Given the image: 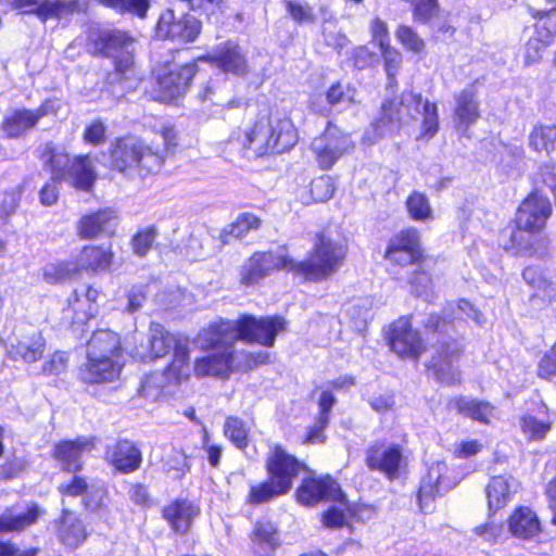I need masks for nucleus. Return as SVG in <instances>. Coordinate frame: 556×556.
I'll use <instances>...</instances> for the list:
<instances>
[{
  "mask_svg": "<svg viewBox=\"0 0 556 556\" xmlns=\"http://www.w3.org/2000/svg\"><path fill=\"white\" fill-rule=\"evenodd\" d=\"M161 138L163 147L154 141L148 144L135 136L116 138L109 148L108 167L130 180L157 172L168 148L176 144V132L165 128Z\"/></svg>",
  "mask_w": 556,
  "mask_h": 556,
  "instance_id": "obj_1",
  "label": "nucleus"
},
{
  "mask_svg": "<svg viewBox=\"0 0 556 556\" xmlns=\"http://www.w3.org/2000/svg\"><path fill=\"white\" fill-rule=\"evenodd\" d=\"M422 117L419 139L429 140L439 130V114L435 103L424 99L421 93L404 91L399 102L389 101L382 105V116L364 136V142L374 144L378 140L395 135L402 125Z\"/></svg>",
  "mask_w": 556,
  "mask_h": 556,
  "instance_id": "obj_2",
  "label": "nucleus"
},
{
  "mask_svg": "<svg viewBox=\"0 0 556 556\" xmlns=\"http://www.w3.org/2000/svg\"><path fill=\"white\" fill-rule=\"evenodd\" d=\"M286 320L282 317L243 316L239 320H226L213 324L203 329L198 337L202 349H208L216 343H235L238 340L256 342L264 346H273L276 336L283 331Z\"/></svg>",
  "mask_w": 556,
  "mask_h": 556,
  "instance_id": "obj_3",
  "label": "nucleus"
},
{
  "mask_svg": "<svg viewBox=\"0 0 556 556\" xmlns=\"http://www.w3.org/2000/svg\"><path fill=\"white\" fill-rule=\"evenodd\" d=\"M298 141L292 121L278 112L262 114L240 139L250 156L261 157L271 153L289 151Z\"/></svg>",
  "mask_w": 556,
  "mask_h": 556,
  "instance_id": "obj_4",
  "label": "nucleus"
},
{
  "mask_svg": "<svg viewBox=\"0 0 556 556\" xmlns=\"http://www.w3.org/2000/svg\"><path fill=\"white\" fill-rule=\"evenodd\" d=\"M348 244L333 229L317 235L306 261L295 262V273L312 281H321L334 275L344 264Z\"/></svg>",
  "mask_w": 556,
  "mask_h": 556,
  "instance_id": "obj_5",
  "label": "nucleus"
},
{
  "mask_svg": "<svg viewBox=\"0 0 556 556\" xmlns=\"http://www.w3.org/2000/svg\"><path fill=\"white\" fill-rule=\"evenodd\" d=\"M232 344L216 343L210 346L208 349H213L215 352L194 362V375L197 377H225L232 370H251L269 363L270 354L268 352H236Z\"/></svg>",
  "mask_w": 556,
  "mask_h": 556,
  "instance_id": "obj_6",
  "label": "nucleus"
},
{
  "mask_svg": "<svg viewBox=\"0 0 556 556\" xmlns=\"http://www.w3.org/2000/svg\"><path fill=\"white\" fill-rule=\"evenodd\" d=\"M295 261L292 260L285 248L276 251L256 252L241 267L240 282L244 286H252L273 271L286 269L295 273Z\"/></svg>",
  "mask_w": 556,
  "mask_h": 556,
  "instance_id": "obj_7",
  "label": "nucleus"
},
{
  "mask_svg": "<svg viewBox=\"0 0 556 556\" xmlns=\"http://www.w3.org/2000/svg\"><path fill=\"white\" fill-rule=\"evenodd\" d=\"M195 72V64L159 68L155 74V100L169 102L185 94Z\"/></svg>",
  "mask_w": 556,
  "mask_h": 556,
  "instance_id": "obj_8",
  "label": "nucleus"
},
{
  "mask_svg": "<svg viewBox=\"0 0 556 556\" xmlns=\"http://www.w3.org/2000/svg\"><path fill=\"white\" fill-rule=\"evenodd\" d=\"M215 65L220 72L235 77L250 74V65L242 47L236 41H225L213 48L206 55L199 58Z\"/></svg>",
  "mask_w": 556,
  "mask_h": 556,
  "instance_id": "obj_9",
  "label": "nucleus"
},
{
  "mask_svg": "<svg viewBox=\"0 0 556 556\" xmlns=\"http://www.w3.org/2000/svg\"><path fill=\"white\" fill-rule=\"evenodd\" d=\"M384 258L400 267L420 264L424 261V251L420 247L419 232L415 228L400 231L390 240Z\"/></svg>",
  "mask_w": 556,
  "mask_h": 556,
  "instance_id": "obj_10",
  "label": "nucleus"
},
{
  "mask_svg": "<svg viewBox=\"0 0 556 556\" xmlns=\"http://www.w3.org/2000/svg\"><path fill=\"white\" fill-rule=\"evenodd\" d=\"M351 149H353V142L350 136L332 125H329L324 134L312 142V150L323 169L332 167Z\"/></svg>",
  "mask_w": 556,
  "mask_h": 556,
  "instance_id": "obj_11",
  "label": "nucleus"
},
{
  "mask_svg": "<svg viewBox=\"0 0 556 556\" xmlns=\"http://www.w3.org/2000/svg\"><path fill=\"white\" fill-rule=\"evenodd\" d=\"M201 31V23L189 14L177 17L172 10L163 12L157 21L155 34L161 39H172L181 42L195 40Z\"/></svg>",
  "mask_w": 556,
  "mask_h": 556,
  "instance_id": "obj_12",
  "label": "nucleus"
},
{
  "mask_svg": "<svg viewBox=\"0 0 556 556\" xmlns=\"http://www.w3.org/2000/svg\"><path fill=\"white\" fill-rule=\"evenodd\" d=\"M552 211V204L546 197L532 192L520 203L515 224L529 233L540 232L545 228Z\"/></svg>",
  "mask_w": 556,
  "mask_h": 556,
  "instance_id": "obj_13",
  "label": "nucleus"
},
{
  "mask_svg": "<svg viewBox=\"0 0 556 556\" xmlns=\"http://www.w3.org/2000/svg\"><path fill=\"white\" fill-rule=\"evenodd\" d=\"M304 466L281 446L275 445L267 457L266 470L279 491L286 494L292 489L293 480Z\"/></svg>",
  "mask_w": 556,
  "mask_h": 556,
  "instance_id": "obj_14",
  "label": "nucleus"
},
{
  "mask_svg": "<svg viewBox=\"0 0 556 556\" xmlns=\"http://www.w3.org/2000/svg\"><path fill=\"white\" fill-rule=\"evenodd\" d=\"M389 344L401 357L418 358L425 350L422 339L408 317H400L390 325Z\"/></svg>",
  "mask_w": 556,
  "mask_h": 556,
  "instance_id": "obj_15",
  "label": "nucleus"
},
{
  "mask_svg": "<svg viewBox=\"0 0 556 556\" xmlns=\"http://www.w3.org/2000/svg\"><path fill=\"white\" fill-rule=\"evenodd\" d=\"M463 352V345L456 341H444L438 348V355L432 358L431 367L437 378L448 386L460 381L458 359Z\"/></svg>",
  "mask_w": 556,
  "mask_h": 556,
  "instance_id": "obj_16",
  "label": "nucleus"
},
{
  "mask_svg": "<svg viewBox=\"0 0 556 556\" xmlns=\"http://www.w3.org/2000/svg\"><path fill=\"white\" fill-rule=\"evenodd\" d=\"M448 471L447 465L443 462H438L428 468L427 475L421 479L418 492L421 510L426 511L437 495L453 486L454 483L447 477Z\"/></svg>",
  "mask_w": 556,
  "mask_h": 556,
  "instance_id": "obj_17",
  "label": "nucleus"
},
{
  "mask_svg": "<svg viewBox=\"0 0 556 556\" xmlns=\"http://www.w3.org/2000/svg\"><path fill=\"white\" fill-rule=\"evenodd\" d=\"M93 447L92 438L79 437L75 440H64L54 445L53 457L63 470L76 472L83 469V454L92 451Z\"/></svg>",
  "mask_w": 556,
  "mask_h": 556,
  "instance_id": "obj_18",
  "label": "nucleus"
},
{
  "mask_svg": "<svg viewBox=\"0 0 556 556\" xmlns=\"http://www.w3.org/2000/svg\"><path fill=\"white\" fill-rule=\"evenodd\" d=\"M296 497L303 505H313L321 500H331L341 505L343 494L338 483L330 477L321 479H305L296 491Z\"/></svg>",
  "mask_w": 556,
  "mask_h": 556,
  "instance_id": "obj_19",
  "label": "nucleus"
},
{
  "mask_svg": "<svg viewBox=\"0 0 556 556\" xmlns=\"http://www.w3.org/2000/svg\"><path fill=\"white\" fill-rule=\"evenodd\" d=\"M182 342L174 334L168 332L161 324L151 323L149 327L148 344L137 349L136 354L143 362H150L164 357L170 350H175L177 344Z\"/></svg>",
  "mask_w": 556,
  "mask_h": 556,
  "instance_id": "obj_20",
  "label": "nucleus"
},
{
  "mask_svg": "<svg viewBox=\"0 0 556 556\" xmlns=\"http://www.w3.org/2000/svg\"><path fill=\"white\" fill-rule=\"evenodd\" d=\"M403 463L402 450L395 445L383 447L375 444L366 453L367 466L383 472L391 480L399 477Z\"/></svg>",
  "mask_w": 556,
  "mask_h": 556,
  "instance_id": "obj_21",
  "label": "nucleus"
},
{
  "mask_svg": "<svg viewBox=\"0 0 556 556\" xmlns=\"http://www.w3.org/2000/svg\"><path fill=\"white\" fill-rule=\"evenodd\" d=\"M454 116L456 126L464 132L480 118L478 90L473 84L467 86L455 96Z\"/></svg>",
  "mask_w": 556,
  "mask_h": 556,
  "instance_id": "obj_22",
  "label": "nucleus"
},
{
  "mask_svg": "<svg viewBox=\"0 0 556 556\" xmlns=\"http://www.w3.org/2000/svg\"><path fill=\"white\" fill-rule=\"evenodd\" d=\"M105 458L122 473L136 471L140 468L142 462L140 450L128 440H121L110 445L106 450Z\"/></svg>",
  "mask_w": 556,
  "mask_h": 556,
  "instance_id": "obj_23",
  "label": "nucleus"
},
{
  "mask_svg": "<svg viewBox=\"0 0 556 556\" xmlns=\"http://www.w3.org/2000/svg\"><path fill=\"white\" fill-rule=\"evenodd\" d=\"M526 229L515 224L514 228H507L502 232L501 244L504 250L523 256H544L547 253L548 240L545 237L538 238V243H543L541 250L530 245V239L526 235Z\"/></svg>",
  "mask_w": 556,
  "mask_h": 556,
  "instance_id": "obj_24",
  "label": "nucleus"
},
{
  "mask_svg": "<svg viewBox=\"0 0 556 556\" xmlns=\"http://www.w3.org/2000/svg\"><path fill=\"white\" fill-rule=\"evenodd\" d=\"M87 357L92 362L104 358L123 361L119 336L106 329L96 331L88 342Z\"/></svg>",
  "mask_w": 556,
  "mask_h": 556,
  "instance_id": "obj_25",
  "label": "nucleus"
},
{
  "mask_svg": "<svg viewBox=\"0 0 556 556\" xmlns=\"http://www.w3.org/2000/svg\"><path fill=\"white\" fill-rule=\"evenodd\" d=\"M45 349V341L41 333L33 330L21 338L10 339L7 345L8 354L13 359H22L26 363H34L41 358Z\"/></svg>",
  "mask_w": 556,
  "mask_h": 556,
  "instance_id": "obj_26",
  "label": "nucleus"
},
{
  "mask_svg": "<svg viewBox=\"0 0 556 556\" xmlns=\"http://www.w3.org/2000/svg\"><path fill=\"white\" fill-rule=\"evenodd\" d=\"M116 213L112 208H103L84 215L77 225V233L83 239H94L101 233L113 231Z\"/></svg>",
  "mask_w": 556,
  "mask_h": 556,
  "instance_id": "obj_27",
  "label": "nucleus"
},
{
  "mask_svg": "<svg viewBox=\"0 0 556 556\" xmlns=\"http://www.w3.org/2000/svg\"><path fill=\"white\" fill-rule=\"evenodd\" d=\"M519 483L511 476L501 475L491 478L485 488L490 510L503 508L518 491Z\"/></svg>",
  "mask_w": 556,
  "mask_h": 556,
  "instance_id": "obj_28",
  "label": "nucleus"
},
{
  "mask_svg": "<svg viewBox=\"0 0 556 556\" xmlns=\"http://www.w3.org/2000/svg\"><path fill=\"white\" fill-rule=\"evenodd\" d=\"M528 146L532 151L546 155L556 164V125L535 124L528 135Z\"/></svg>",
  "mask_w": 556,
  "mask_h": 556,
  "instance_id": "obj_29",
  "label": "nucleus"
},
{
  "mask_svg": "<svg viewBox=\"0 0 556 556\" xmlns=\"http://www.w3.org/2000/svg\"><path fill=\"white\" fill-rule=\"evenodd\" d=\"M113 261V252L110 247L86 245L77 256L79 271L97 274L108 270Z\"/></svg>",
  "mask_w": 556,
  "mask_h": 556,
  "instance_id": "obj_30",
  "label": "nucleus"
},
{
  "mask_svg": "<svg viewBox=\"0 0 556 556\" xmlns=\"http://www.w3.org/2000/svg\"><path fill=\"white\" fill-rule=\"evenodd\" d=\"M123 361L116 358L89 361L83 369V378L89 383H102L116 379L122 370Z\"/></svg>",
  "mask_w": 556,
  "mask_h": 556,
  "instance_id": "obj_31",
  "label": "nucleus"
},
{
  "mask_svg": "<svg viewBox=\"0 0 556 556\" xmlns=\"http://www.w3.org/2000/svg\"><path fill=\"white\" fill-rule=\"evenodd\" d=\"M448 408L456 410L467 418L481 424H490L491 418L495 416V408L490 403L476 399L457 397L448 403Z\"/></svg>",
  "mask_w": 556,
  "mask_h": 556,
  "instance_id": "obj_32",
  "label": "nucleus"
},
{
  "mask_svg": "<svg viewBox=\"0 0 556 556\" xmlns=\"http://www.w3.org/2000/svg\"><path fill=\"white\" fill-rule=\"evenodd\" d=\"M97 179L94 166L89 155H78L73 159L68 174L64 180L75 189L88 191Z\"/></svg>",
  "mask_w": 556,
  "mask_h": 556,
  "instance_id": "obj_33",
  "label": "nucleus"
},
{
  "mask_svg": "<svg viewBox=\"0 0 556 556\" xmlns=\"http://www.w3.org/2000/svg\"><path fill=\"white\" fill-rule=\"evenodd\" d=\"M163 514L176 532L185 533L198 516L199 508L189 501H176L166 506Z\"/></svg>",
  "mask_w": 556,
  "mask_h": 556,
  "instance_id": "obj_34",
  "label": "nucleus"
},
{
  "mask_svg": "<svg viewBox=\"0 0 556 556\" xmlns=\"http://www.w3.org/2000/svg\"><path fill=\"white\" fill-rule=\"evenodd\" d=\"M508 528L514 536L525 540L541 531L539 518L529 507L517 508L508 520Z\"/></svg>",
  "mask_w": 556,
  "mask_h": 556,
  "instance_id": "obj_35",
  "label": "nucleus"
},
{
  "mask_svg": "<svg viewBox=\"0 0 556 556\" xmlns=\"http://www.w3.org/2000/svg\"><path fill=\"white\" fill-rule=\"evenodd\" d=\"M36 125V115L31 110L16 109L4 116L0 129L4 132L7 138L15 139L24 136Z\"/></svg>",
  "mask_w": 556,
  "mask_h": 556,
  "instance_id": "obj_36",
  "label": "nucleus"
},
{
  "mask_svg": "<svg viewBox=\"0 0 556 556\" xmlns=\"http://www.w3.org/2000/svg\"><path fill=\"white\" fill-rule=\"evenodd\" d=\"M98 43L109 56L136 50V38L128 31L121 29H106L101 31Z\"/></svg>",
  "mask_w": 556,
  "mask_h": 556,
  "instance_id": "obj_37",
  "label": "nucleus"
},
{
  "mask_svg": "<svg viewBox=\"0 0 556 556\" xmlns=\"http://www.w3.org/2000/svg\"><path fill=\"white\" fill-rule=\"evenodd\" d=\"M59 536L65 545L73 548L78 547L87 539L81 520L68 509H63Z\"/></svg>",
  "mask_w": 556,
  "mask_h": 556,
  "instance_id": "obj_38",
  "label": "nucleus"
},
{
  "mask_svg": "<svg viewBox=\"0 0 556 556\" xmlns=\"http://www.w3.org/2000/svg\"><path fill=\"white\" fill-rule=\"evenodd\" d=\"M42 160L49 167L54 180H64L68 174L72 161L65 148L48 143L43 148Z\"/></svg>",
  "mask_w": 556,
  "mask_h": 556,
  "instance_id": "obj_39",
  "label": "nucleus"
},
{
  "mask_svg": "<svg viewBox=\"0 0 556 556\" xmlns=\"http://www.w3.org/2000/svg\"><path fill=\"white\" fill-rule=\"evenodd\" d=\"M45 514V510L36 504H31L25 511L20 514H3L0 516V531H23Z\"/></svg>",
  "mask_w": 556,
  "mask_h": 556,
  "instance_id": "obj_40",
  "label": "nucleus"
},
{
  "mask_svg": "<svg viewBox=\"0 0 556 556\" xmlns=\"http://www.w3.org/2000/svg\"><path fill=\"white\" fill-rule=\"evenodd\" d=\"M523 280L533 289L531 300L549 303L556 298V285L546 279L538 269L528 267L522 273Z\"/></svg>",
  "mask_w": 556,
  "mask_h": 556,
  "instance_id": "obj_41",
  "label": "nucleus"
},
{
  "mask_svg": "<svg viewBox=\"0 0 556 556\" xmlns=\"http://www.w3.org/2000/svg\"><path fill=\"white\" fill-rule=\"evenodd\" d=\"M135 51H128L122 54L113 55L115 73L121 81L128 84L127 88H136L141 80L140 72L135 62Z\"/></svg>",
  "mask_w": 556,
  "mask_h": 556,
  "instance_id": "obj_42",
  "label": "nucleus"
},
{
  "mask_svg": "<svg viewBox=\"0 0 556 556\" xmlns=\"http://www.w3.org/2000/svg\"><path fill=\"white\" fill-rule=\"evenodd\" d=\"M168 379L176 381L186 380L190 377L191 366L189 363V348L186 342L177 344L174 350V358L165 371Z\"/></svg>",
  "mask_w": 556,
  "mask_h": 556,
  "instance_id": "obj_43",
  "label": "nucleus"
},
{
  "mask_svg": "<svg viewBox=\"0 0 556 556\" xmlns=\"http://www.w3.org/2000/svg\"><path fill=\"white\" fill-rule=\"evenodd\" d=\"M252 541L260 548V553L267 554L278 546L277 529L268 520H258L254 525Z\"/></svg>",
  "mask_w": 556,
  "mask_h": 556,
  "instance_id": "obj_44",
  "label": "nucleus"
},
{
  "mask_svg": "<svg viewBox=\"0 0 556 556\" xmlns=\"http://www.w3.org/2000/svg\"><path fill=\"white\" fill-rule=\"evenodd\" d=\"M405 206L413 220L421 223L433 220V211L425 193L413 191L406 199Z\"/></svg>",
  "mask_w": 556,
  "mask_h": 556,
  "instance_id": "obj_45",
  "label": "nucleus"
},
{
  "mask_svg": "<svg viewBox=\"0 0 556 556\" xmlns=\"http://www.w3.org/2000/svg\"><path fill=\"white\" fill-rule=\"evenodd\" d=\"M80 274L77 262L48 264L43 268V278L49 283L63 282L76 278Z\"/></svg>",
  "mask_w": 556,
  "mask_h": 556,
  "instance_id": "obj_46",
  "label": "nucleus"
},
{
  "mask_svg": "<svg viewBox=\"0 0 556 556\" xmlns=\"http://www.w3.org/2000/svg\"><path fill=\"white\" fill-rule=\"evenodd\" d=\"M97 313V304H85L79 295V291H75L68 300V307L65 311L66 316H72L73 324L84 325Z\"/></svg>",
  "mask_w": 556,
  "mask_h": 556,
  "instance_id": "obj_47",
  "label": "nucleus"
},
{
  "mask_svg": "<svg viewBox=\"0 0 556 556\" xmlns=\"http://www.w3.org/2000/svg\"><path fill=\"white\" fill-rule=\"evenodd\" d=\"M520 428L529 441H541L552 428L551 420H541L536 417L526 414L520 417Z\"/></svg>",
  "mask_w": 556,
  "mask_h": 556,
  "instance_id": "obj_48",
  "label": "nucleus"
},
{
  "mask_svg": "<svg viewBox=\"0 0 556 556\" xmlns=\"http://www.w3.org/2000/svg\"><path fill=\"white\" fill-rule=\"evenodd\" d=\"M262 220L252 213H242L240 214L236 220L229 225L228 229L222 233V237H233V238H242L250 230H256L261 227Z\"/></svg>",
  "mask_w": 556,
  "mask_h": 556,
  "instance_id": "obj_49",
  "label": "nucleus"
},
{
  "mask_svg": "<svg viewBox=\"0 0 556 556\" xmlns=\"http://www.w3.org/2000/svg\"><path fill=\"white\" fill-rule=\"evenodd\" d=\"M283 494L286 493L283 491H279L274 481L268 479L262 483L251 486L247 502L249 504H263Z\"/></svg>",
  "mask_w": 556,
  "mask_h": 556,
  "instance_id": "obj_50",
  "label": "nucleus"
},
{
  "mask_svg": "<svg viewBox=\"0 0 556 556\" xmlns=\"http://www.w3.org/2000/svg\"><path fill=\"white\" fill-rule=\"evenodd\" d=\"M395 37L405 49L416 54L422 53L426 49L425 40L410 26L399 25L395 30Z\"/></svg>",
  "mask_w": 556,
  "mask_h": 556,
  "instance_id": "obj_51",
  "label": "nucleus"
},
{
  "mask_svg": "<svg viewBox=\"0 0 556 556\" xmlns=\"http://www.w3.org/2000/svg\"><path fill=\"white\" fill-rule=\"evenodd\" d=\"M224 432L238 448L242 450L247 447L249 442V430L241 419L237 417H228L225 421Z\"/></svg>",
  "mask_w": 556,
  "mask_h": 556,
  "instance_id": "obj_52",
  "label": "nucleus"
},
{
  "mask_svg": "<svg viewBox=\"0 0 556 556\" xmlns=\"http://www.w3.org/2000/svg\"><path fill=\"white\" fill-rule=\"evenodd\" d=\"M381 54L383 59L384 70L388 76V87L395 88L397 85L396 75L400 71L403 61L402 53L391 46L381 49Z\"/></svg>",
  "mask_w": 556,
  "mask_h": 556,
  "instance_id": "obj_53",
  "label": "nucleus"
},
{
  "mask_svg": "<svg viewBox=\"0 0 556 556\" xmlns=\"http://www.w3.org/2000/svg\"><path fill=\"white\" fill-rule=\"evenodd\" d=\"M99 2L116 12H131L139 17H144L149 9L148 0H99Z\"/></svg>",
  "mask_w": 556,
  "mask_h": 556,
  "instance_id": "obj_54",
  "label": "nucleus"
},
{
  "mask_svg": "<svg viewBox=\"0 0 556 556\" xmlns=\"http://www.w3.org/2000/svg\"><path fill=\"white\" fill-rule=\"evenodd\" d=\"M23 194L21 185L13 186L0 194V216H9L18 207Z\"/></svg>",
  "mask_w": 556,
  "mask_h": 556,
  "instance_id": "obj_55",
  "label": "nucleus"
},
{
  "mask_svg": "<svg viewBox=\"0 0 556 556\" xmlns=\"http://www.w3.org/2000/svg\"><path fill=\"white\" fill-rule=\"evenodd\" d=\"M287 11L298 23H313L315 14L313 8L305 0H286Z\"/></svg>",
  "mask_w": 556,
  "mask_h": 556,
  "instance_id": "obj_56",
  "label": "nucleus"
},
{
  "mask_svg": "<svg viewBox=\"0 0 556 556\" xmlns=\"http://www.w3.org/2000/svg\"><path fill=\"white\" fill-rule=\"evenodd\" d=\"M549 46L538 35H531L525 45V64L530 66L542 60V52Z\"/></svg>",
  "mask_w": 556,
  "mask_h": 556,
  "instance_id": "obj_57",
  "label": "nucleus"
},
{
  "mask_svg": "<svg viewBox=\"0 0 556 556\" xmlns=\"http://www.w3.org/2000/svg\"><path fill=\"white\" fill-rule=\"evenodd\" d=\"M533 34L538 35L549 45L556 35V10H551L542 15L534 25Z\"/></svg>",
  "mask_w": 556,
  "mask_h": 556,
  "instance_id": "obj_58",
  "label": "nucleus"
},
{
  "mask_svg": "<svg viewBox=\"0 0 556 556\" xmlns=\"http://www.w3.org/2000/svg\"><path fill=\"white\" fill-rule=\"evenodd\" d=\"M333 193L334 185L329 176H320L311 182V194L316 202H326Z\"/></svg>",
  "mask_w": 556,
  "mask_h": 556,
  "instance_id": "obj_59",
  "label": "nucleus"
},
{
  "mask_svg": "<svg viewBox=\"0 0 556 556\" xmlns=\"http://www.w3.org/2000/svg\"><path fill=\"white\" fill-rule=\"evenodd\" d=\"M323 37L326 45L336 50L342 49L349 43V39L345 34H343L341 29L331 22L324 24Z\"/></svg>",
  "mask_w": 556,
  "mask_h": 556,
  "instance_id": "obj_60",
  "label": "nucleus"
},
{
  "mask_svg": "<svg viewBox=\"0 0 556 556\" xmlns=\"http://www.w3.org/2000/svg\"><path fill=\"white\" fill-rule=\"evenodd\" d=\"M156 238V232L153 228L139 231L131 241L134 253L138 256H146L152 248Z\"/></svg>",
  "mask_w": 556,
  "mask_h": 556,
  "instance_id": "obj_61",
  "label": "nucleus"
},
{
  "mask_svg": "<svg viewBox=\"0 0 556 556\" xmlns=\"http://www.w3.org/2000/svg\"><path fill=\"white\" fill-rule=\"evenodd\" d=\"M414 17L417 21L427 23L439 12L438 0H413Z\"/></svg>",
  "mask_w": 556,
  "mask_h": 556,
  "instance_id": "obj_62",
  "label": "nucleus"
},
{
  "mask_svg": "<svg viewBox=\"0 0 556 556\" xmlns=\"http://www.w3.org/2000/svg\"><path fill=\"white\" fill-rule=\"evenodd\" d=\"M83 137L85 142L89 144H102L106 140V126L102 121H93L85 128Z\"/></svg>",
  "mask_w": 556,
  "mask_h": 556,
  "instance_id": "obj_63",
  "label": "nucleus"
},
{
  "mask_svg": "<svg viewBox=\"0 0 556 556\" xmlns=\"http://www.w3.org/2000/svg\"><path fill=\"white\" fill-rule=\"evenodd\" d=\"M503 532V525L494 521H488L477 526L473 533L486 543H495Z\"/></svg>",
  "mask_w": 556,
  "mask_h": 556,
  "instance_id": "obj_64",
  "label": "nucleus"
}]
</instances>
